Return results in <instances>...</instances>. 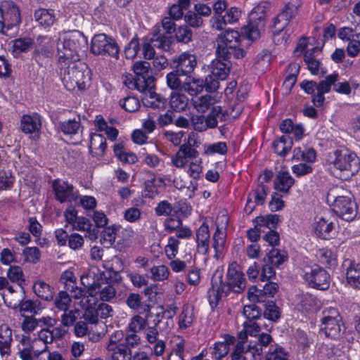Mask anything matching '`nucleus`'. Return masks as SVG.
<instances>
[{"label":"nucleus","mask_w":360,"mask_h":360,"mask_svg":"<svg viewBox=\"0 0 360 360\" xmlns=\"http://www.w3.org/2000/svg\"><path fill=\"white\" fill-rule=\"evenodd\" d=\"M211 284L208 293L212 307L217 306L221 298L227 296L230 291L240 293L246 287L244 274L233 265L228 269L226 281H223L222 273L217 271L212 277Z\"/></svg>","instance_id":"nucleus-2"},{"label":"nucleus","mask_w":360,"mask_h":360,"mask_svg":"<svg viewBox=\"0 0 360 360\" xmlns=\"http://www.w3.org/2000/svg\"><path fill=\"white\" fill-rule=\"evenodd\" d=\"M320 51L318 47H314L309 51L305 52L304 60L307 65V68L312 75L319 74V68L321 63L314 55L315 52Z\"/></svg>","instance_id":"nucleus-41"},{"label":"nucleus","mask_w":360,"mask_h":360,"mask_svg":"<svg viewBox=\"0 0 360 360\" xmlns=\"http://www.w3.org/2000/svg\"><path fill=\"white\" fill-rule=\"evenodd\" d=\"M81 127L79 118L78 120L75 119L68 120L67 121L60 122L58 127L61 131L65 135L76 134Z\"/></svg>","instance_id":"nucleus-46"},{"label":"nucleus","mask_w":360,"mask_h":360,"mask_svg":"<svg viewBox=\"0 0 360 360\" xmlns=\"http://www.w3.org/2000/svg\"><path fill=\"white\" fill-rule=\"evenodd\" d=\"M301 6L300 0H290L281 9V12L286 15L290 21L298 13V9Z\"/></svg>","instance_id":"nucleus-59"},{"label":"nucleus","mask_w":360,"mask_h":360,"mask_svg":"<svg viewBox=\"0 0 360 360\" xmlns=\"http://www.w3.org/2000/svg\"><path fill=\"white\" fill-rule=\"evenodd\" d=\"M7 277L11 282L18 283V285L21 288L23 294H25V290L23 288V283L25 280L23 279V271L19 266H11L7 272Z\"/></svg>","instance_id":"nucleus-48"},{"label":"nucleus","mask_w":360,"mask_h":360,"mask_svg":"<svg viewBox=\"0 0 360 360\" xmlns=\"http://www.w3.org/2000/svg\"><path fill=\"white\" fill-rule=\"evenodd\" d=\"M55 198L60 203L71 201L75 197L74 186L67 181L55 179L52 183Z\"/></svg>","instance_id":"nucleus-18"},{"label":"nucleus","mask_w":360,"mask_h":360,"mask_svg":"<svg viewBox=\"0 0 360 360\" xmlns=\"http://www.w3.org/2000/svg\"><path fill=\"white\" fill-rule=\"evenodd\" d=\"M346 278L351 286L360 289V264L354 261H349V266L346 271Z\"/></svg>","instance_id":"nucleus-33"},{"label":"nucleus","mask_w":360,"mask_h":360,"mask_svg":"<svg viewBox=\"0 0 360 360\" xmlns=\"http://www.w3.org/2000/svg\"><path fill=\"white\" fill-rule=\"evenodd\" d=\"M20 22V12L18 6L12 1L3 4L0 9V32L12 37L18 32Z\"/></svg>","instance_id":"nucleus-5"},{"label":"nucleus","mask_w":360,"mask_h":360,"mask_svg":"<svg viewBox=\"0 0 360 360\" xmlns=\"http://www.w3.org/2000/svg\"><path fill=\"white\" fill-rule=\"evenodd\" d=\"M293 145L292 139L288 135H283L273 143L274 152L281 157H285Z\"/></svg>","instance_id":"nucleus-34"},{"label":"nucleus","mask_w":360,"mask_h":360,"mask_svg":"<svg viewBox=\"0 0 360 360\" xmlns=\"http://www.w3.org/2000/svg\"><path fill=\"white\" fill-rule=\"evenodd\" d=\"M117 228L115 225L110 226L104 229L101 233V243L105 247L109 248L114 243L116 238Z\"/></svg>","instance_id":"nucleus-49"},{"label":"nucleus","mask_w":360,"mask_h":360,"mask_svg":"<svg viewBox=\"0 0 360 360\" xmlns=\"http://www.w3.org/2000/svg\"><path fill=\"white\" fill-rule=\"evenodd\" d=\"M54 53L53 42L49 36H39L37 38L33 58L38 62L41 57L50 58Z\"/></svg>","instance_id":"nucleus-17"},{"label":"nucleus","mask_w":360,"mask_h":360,"mask_svg":"<svg viewBox=\"0 0 360 360\" xmlns=\"http://www.w3.org/2000/svg\"><path fill=\"white\" fill-rule=\"evenodd\" d=\"M146 326V321L139 315H136L131 318L126 329L127 332L138 333L143 330Z\"/></svg>","instance_id":"nucleus-58"},{"label":"nucleus","mask_w":360,"mask_h":360,"mask_svg":"<svg viewBox=\"0 0 360 360\" xmlns=\"http://www.w3.org/2000/svg\"><path fill=\"white\" fill-rule=\"evenodd\" d=\"M106 140L103 135L99 134H91L89 151L93 156H102L106 148Z\"/></svg>","instance_id":"nucleus-31"},{"label":"nucleus","mask_w":360,"mask_h":360,"mask_svg":"<svg viewBox=\"0 0 360 360\" xmlns=\"http://www.w3.org/2000/svg\"><path fill=\"white\" fill-rule=\"evenodd\" d=\"M236 338L229 334L224 335V341L216 342L211 348L212 355L217 360H220L226 356L230 350V346L236 342Z\"/></svg>","instance_id":"nucleus-21"},{"label":"nucleus","mask_w":360,"mask_h":360,"mask_svg":"<svg viewBox=\"0 0 360 360\" xmlns=\"http://www.w3.org/2000/svg\"><path fill=\"white\" fill-rule=\"evenodd\" d=\"M194 37L193 31L188 25H181L176 30L174 37L178 43L188 44L193 41Z\"/></svg>","instance_id":"nucleus-42"},{"label":"nucleus","mask_w":360,"mask_h":360,"mask_svg":"<svg viewBox=\"0 0 360 360\" xmlns=\"http://www.w3.org/2000/svg\"><path fill=\"white\" fill-rule=\"evenodd\" d=\"M320 330L331 339H339L345 332L342 317L337 309L329 307L322 311Z\"/></svg>","instance_id":"nucleus-6"},{"label":"nucleus","mask_w":360,"mask_h":360,"mask_svg":"<svg viewBox=\"0 0 360 360\" xmlns=\"http://www.w3.org/2000/svg\"><path fill=\"white\" fill-rule=\"evenodd\" d=\"M265 310L264 311V318L271 321H276L280 318L279 308L273 301L265 302Z\"/></svg>","instance_id":"nucleus-57"},{"label":"nucleus","mask_w":360,"mask_h":360,"mask_svg":"<svg viewBox=\"0 0 360 360\" xmlns=\"http://www.w3.org/2000/svg\"><path fill=\"white\" fill-rule=\"evenodd\" d=\"M87 48V39L82 32L75 30L57 44L58 65L63 74V82L69 91L77 86L84 90L89 85V71L75 64L79 60V53Z\"/></svg>","instance_id":"nucleus-1"},{"label":"nucleus","mask_w":360,"mask_h":360,"mask_svg":"<svg viewBox=\"0 0 360 360\" xmlns=\"http://www.w3.org/2000/svg\"><path fill=\"white\" fill-rule=\"evenodd\" d=\"M33 290L36 295L46 301H50L53 298V289L43 281H37L33 285Z\"/></svg>","instance_id":"nucleus-37"},{"label":"nucleus","mask_w":360,"mask_h":360,"mask_svg":"<svg viewBox=\"0 0 360 360\" xmlns=\"http://www.w3.org/2000/svg\"><path fill=\"white\" fill-rule=\"evenodd\" d=\"M258 342L251 345L249 351L245 350V353H250L254 358V360H260V356L264 353L263 349L268 347L272 342L273 338L269 333H262L258 335Z\"/></svg>","instance_id":"nucleus-22"},{"label":"nucleus","mask_w":360,"mask_h":360,"mask_svg":"<svg viewBox=\"0 0 360 360\" xmlns=\"http://www.w3.org/2000/svg\"><path fill=\"white\" fill-rule=\"evenodd\" d=\"M12 330L6 324L0 326V353L2 356L9 354L12 342Z\"/></svg>","instance_id":"nucleus-32"},{"label":"nucleus","mask_w":360,"mask_h":360,"mask_svg":"<svg viewBox=\"0 0 360 360\" xmlns=\"http://www.w3.org/2000/svg\"><path fill=\"white\" fill-rule=\"evenodd\" d=\"M210 70L212 75L217 77L218 79L223 81L226 79L230 72L229 61L224 60L222 58L217 57V58L212 60Z\"/></svg>","instance_id":"nucleus-30"},{"label":"nucleus","mask_w":360,"mask_h":360,"mask_svg":"<svg viewBox=\"0 0 360 360\" xmlns=\"http://www.w3.org/2000/svg\"><path fill=\"white\" fill-rule=\"evenodd\" d=\"M295 184V179L288 172L280 171L274 179V188L283 193H288Z\"/></svg>","instance_id":"nucleus-24"},{"label":"nucleus","mask_w":360,"mask_h":360,"mask_svg":"<svg viewBox=\"0 0 360 360\" xmlns=\"http://www.w3.org/2000/svg\"><path fill=\"white\" fill-rule=\"evenodd\" d=\"M303 279L309 287L317 290H326L330 286L329 274L317 264L305 267Z\"/></svg>","instance_id":"nucleus-10"},{"label":"nucleus","mask_w":360,"mask_h":360,"mask_svg":"<svg viewBox=\"0 0 360 360\" xmlns=\"http://www.w3.org/2000/svg\"><path fill=\"white\" fill-rule=\"evenodd\" d=\"M299 305L305 312L315 311L318 307V300L309 293H302L298 296Z\"/></svg>","instance_id":"nucleus-40"},{"label":"nucleus","mask_w":360,"mask_h":360,"mask_svg":"<svg viewBox=\"0 0 360 360\" xmlns=\"http://www.w3.org/2000/svg\"><path fill=\"white\" fill-rule=\"evenodd\" d=\"M191 0H177L169 10V15L172 20H179L184 18V11H187L191 6Z\"/></svg>","instance_id":"nucleus-38"},{"label":"nucleus","mask_w":360,"mask_h":360,"mask_svg":"<svg viewBox=\"0 0 360 360\" xmlns=\"http://www.w3.org/2000/svg\"><path fill=\"white\" fill-rule=\"evenodd\" d=\"M266 260L271 265L279 268L288 259V252L284 250L273 248L266 255Z\"/></svg>","instance_id":"nucleus-36"},{"label":"nucleus","mask_w":360,"mask_h":360,"mask_svg":"<svg viewBox=\"0 0 360 360\" xmlns=\"http://www.w3.org/2000/svg\"><path fill=\"white\" fill-rule=\"evenodd\" d=\"M330 165L343 172L345 178L356 174L360 169V160L356 154L349 150H336L332 153L328 160Z\"/></svg>","instance_id":"nucleus-4"},{"label":"nucleus","mask_w":360,"mask_h":360,"mask_svg":"<svg viewBox=\"0 0 360 360\" xmlns=\"http://www.w3.org/2000/svg\"><path fill=\"white\" fill-rule=\"evenodd\" d=\"M107 350L110 360H131L132 358L131 351L128 349L124 343L108 345Z\"/></svg>","instance_id":"nucleus-23"},{"label":"nucleus","mask_w":360,"mask_h":360,"mask_svg":"<svg viewBox=\"0 0 360 360\" xmlns=\"http://www.w3.org/2000/svg\"><path fill=\"white\" fill-rule=\"evenodd\" d=\"M216 96L205 94L192 99L193 107L200 112H206L217 102Z\"/></svg>","instance_id":"nucleus-35"},{"label":"nucleus","mask_w":360,"mask_h":360,"mask_svg":"<svg viewBox=\"0 0 360 360\" xmlns=\"http://www.w3.org/2000/svg\"><path fill=\"white\" fill-rule=\"evenodd\" d=\"M279 221V215L268 214L266 216H259L254 219V222L259 227H266L269 231L275 230Z\"/></svg>","instance_id":"nucleus-43"},{"label":"nucleus","mask_w":360,"mask_h":360,"mask_svg":"<svg viewBox=\"0 0 360 360\" xmlns=\"http://www.w3.org/2000/svg\"><path fill=\"white\" fill-rule=\"evenodd\" d=\"M124 84L129 89H136L141 93H146L147 89L150 87L146 84L143 77L137 78L135 76H127L124 80Z\"/></svg>","instance_id":"nucleus-44"},{"label":"nucleus","mask_w":360,"mask_h":360,"mask_svg":"<svg viewBox=\"0 0 360 360\" xmlns=\"http://www.w3.org/2000/svg\"><path fill=\"white\" fill-rule=\"evenodd\" d=\"M188 99L184 94H174L170 100L171 108L178 112L185 110L188 106Z\"/></svg>","instance_id":"nucleus-51"},{"label":"nucleus","mask_w":360,"mask_h":360,"mask_svg":"<svg viewBox=\"0 0 360 360\" xmlns=\"http://www.w3.org/2000/svg\"><path fill=\"white\" fill-rule=\"evenodd\" d=\"M34 41L30 37H22L13 41V51L19 53L28 51L33 46Z\"/></svg>","instance_id":"nucleus-55"},{"label":"nucleus","mask_w":360,"mask_h":360,"mask_svg":"<svg viewBox=\"0 0 360 360\" xmlns=\"http://www.w3.org/2000/svg\"><path fill=\"white\" fill-rule=\"evenodd\" d=\"M34 18L35 21L44 28L50 27L56 20L54 11L46 8L36 10L34 13Z\"/></svg>","instance_id":"nucleus-28"},{"label":"nucleus","mask_w":360,"mask_h":360,"mask_svg":"<svg viewBox=\"0 0 360 360\" xmlns=\"http://www.w3.org/2000/svg\"><path fill=\"white\" fill-rule=\"evenodd\" d=\"M180 75L181 74L177 72L176 69L167 75V84L170 89L182 91L183 82L179 77Z\"/></svg>","instance_id":"nucleus-60"},{"label":"nucleus","mask_w":360,"mask_h":360,"mask_svg":"<svg viewBox=\"0 0 360 360\" xmlns=\"http://www.w3.org/2000/svg\"><path fill=\"white\" fill-rule=\"evenodd\" d=\"M41 126L40 116L38 114L24 115L21 120V129L25 134L39 132Z\"/></svg>","instance_id":"nucleus-25"},{"label":"nucleus","mask_w":360,"mask_h":360,"mask_svg":"<svg viewBox=\"0 0 360 360\" xmlns=\"http://www.w3.org/2000/svg\"><path fill=\"white\" fill-rule=\"evenodd\" d=\"M278 289V285L276 283L267 281L262 289L252 286L248 290V297L257 302H265L268 301V298H272L274 296Z\"/></svg>","instance_id":"nucleus-15"},{"label":"nucleus","mask_w":360,"mask_h":360,"mask_svg":"<svg viewBox=\"0 0 360 360\" xmlns=\"http://www.w3.org/2000/svg\"><path fill=\"white\" fill-rule=\"evenodd\" d=\"M269 5L263 3L257 5L249 15L250 22L242 28V34L246 39L255 41L260 37V30L264 27L266 12Z\"/></svg>","instance_id":"nucleus-7"},{"label":"nucleus","mask_w":360,"mask_h":360,"mask_svg":"<svg viewBox=\"0 0 360 360\" xmlns=\"http://www.w3.org/2000/svg\"><path fill=\"white\" fill-rule=\"evenodd\" d=\"M72 300L66 291H60L54 300V306L60 311H68Z\"/></svg>","instance_id":"nucleus-52"},{"label":"nucleus","mask_w":360,"mask_h":360,"mask_svg":"<svg viewBox=\"0 0 360 360\" xmlns=\"http://www.w3.org/2000/svg\"><path fill=\"white\" fill-rule=\"evenodd\" d=\"M197 248L199 253L206 255L209 252L210 234L209 226L203 222L196 231Z\"/></svg>","instance_id":"nucleus-20"},{"label":"nucleus","mask_w":360,"mask_h":360,"mask_svg":"<svg viewBox=\"0 0 360 360\" xmlns=\"http://www.w3.org/2000/svg\"><path fill=\"white\" fill-rule=\"evenodd\" d=\"M185 25L193 29H198L202 27L204 20L194 11H188L184 16Z\"/></svg>","instance_id":"nucleus-47"},{"label":"nucleus","mask_w":360,"mask_h":360,"mask_svg":"<svg viewBox=\"0 0 360 360\" xmlns=\"http://www.w3.org/2000/svg\"><path fill=\"white\" fill-rule=\"evenodd\" d=\"M313 229L316 236L328 240L335 235V224L327 217H316L313 224Z\"/></svg>","instance_id":"nucleus-14"},{"label":"nucleus","mask_w":360,"mask_h":360,"mask_svg":"<svg viewBox=\"0 0 360 360\" xmlns=\"http://www.w3.org/2000/svg\"><path fill=\"white\" fill-rule=\"evenodd\" d=\"M120 105L128 112H135L140 108L139 99L134 96H127L120 100Z\"/></svg>","instance_id":"nucleus-64"},{"label":"nucleus","mask_w":360,"mask_h":360,"mask_svg":"<svg viewBox=\"0 0 360 360\" xmlns=\"http://www.w3.org/2000/svg\"><path fill=\"white\" fill-rule=\"evenodd\" d=\"M150 68V65L148 62L138 61L134 64L133 70L136 77H143L146 84H148V86L151 87L152 86H154L155 78L149 74Z\"/></svg>","instance_id":"nucleus-26"},{"label":"nucleus","mask_w":360,"mask_h":360,"mask_svg":"<svg viewBox=\"0 0 360 360\" xmlns=\"http://www.w3.org/2000/svg\"><path fill=\"white\" fill-rule=\"evenodd\" d=\"M119 51L116 41L105 34H95L91 39V52L95 56H110L117 59Z\"/></svg>","instance_id":"nucleus-9"},{"label":"nucleus","mask_w":360,"mask_h":360,"mask_svg":"<svg viewBox=\"0 0 360 360\" xmlns=\"http://www.w3.org/2000/svg\"><path fill=\"white\" fill-rule=\"evenodd\" d=\"M244 351V347L241 344L235 345L231 353L230 360H254L250 353H245Z\"/></svg>","instance_id":"nucleus-63"},{"label":"nucleus","mask_w":360,"mask_h":360,"mask_svg":"<svg viewBox=\"0 0 360 360\" xmlns=\"http://www.w3.org/2000/svg\"><path fill=\"white\" fill-rule=\"evenodd\" d=\"M290 20L283 12H280L274 19V34H279L289 24Z\"/></svg>","instance_id":"nucleus-61"},{"label":"nucleus","mask_w":360,"mask_h":360,"mask_svg":"<svg viewBox=\"0 0 360 360\" xmlns=\"http://www.w3.org/2000/svg\"><path fill=\"white\" fill-rule=\"evenodd\" d=\"M262 309L255 304H246L243 307V315L246 319L243 327L252 336H256L260 330L261 324L258 321L262 319Z\"/></svg>","instance_id":"nucleus-11"},{"label":"nucleus","mask_w":360,"mask_h":360,"mask_svg":"<svg viewBox=\"0 0 360 360\" xmlns=\"http://www.w3.org/2000/svg\"><path fill=\"white\" fill-rule=\"evenodd\" d=\"M226 233L218 226L212 236V247L215 251L214 257L218 258L222 254L226 243Z\"/></svg>","instance_id":"nucleus-39"},{"label":"nucleus","mask_w":360,"mask_h":360,"mask_svg":"<svg viewBox=\"0 0 360 360\" xmlns=\"http://www.w3.org/2000/svg\"><path fill=\"white\" fill-rule=\"evenodd\" d=\"M339 75L333 73L326 77L325 79L317 83V93L312 96V103L316 107H321L325 101L324 94L330 92L334 82H338Z\"/></svg>","instance_id":"nucleus-16"},{"label":"nucleus","mask_w":360,"mask_h":360,"mask_svg":"<svg viewBox=\"0 0 360 360\" xmlns=\"http://www.w3.org/2000/svg\"><path fill=\"white\" fill-rule=\"evenodd\" d=\"M174 20L170 17H165L161 21L160 26H155L152 34L155 37L158 49L168 51L173 42V34L176 33V27Z\"/></svg>","instance_id":"nucleus-8"},{"label":"nucleus","mask_w":360,"mask_h":360,"mask_svg":"<svg viewBox=\"0 0 360 360\" xmlns=\"http://www.w3.org/2000/svg\"><path fill=\"white\" fill-rule=\"evenodd\" d=\"M155 37L152 34V37L150 39H144L142 44V53L143 58L146 60H150L155 57V48H158L156 46L157 41H155Z\"/></svg>","instance_id":"nucleus-45"},{"label":"nucleus","mask_w":360,"mask_h":360,"mask_svg":"<svg viewBox=\"0 0 360 360\" xmlns=\"http://www.w3.org/2000/svg\"><path fill=\"white\" fill-rule=\"evenodd\" d=\"M154 86H152L150 89H147L146 93L141 98L143 104L147 108H151L153 109L165 110L167 107V99L159 94H156L153 91Z\"/></svg>","instance_id":"nucleus-19"},{"label":"nucleus","mask_w":360,"mask_h":360,"mask_svg":"<svg viewBox=\"0 0 360 360\" xmlns=\"http://www.w3.org/2000/svg\"><path fill=\"white\" fill-rule=\"evenodd\" d=\"M196 141L195 139H193L191 136H189L188 143H184L182 144L179 149V152L184 155L186 159L190 158H196L199 153L193 148L192 146H195Z\"/></svg>","instance_id":"nucleus-53"},{"label":"nucleus","mask_w":360,"mask_h":360,"mask_svg":"<svg viewBox=\"0 0 360 360\" xmlns=\"http://www.w3.org/2000/svg\"><path fill=\"white\" fill-rule=\"evenodd\" d=\"M327 200L332 201V210L342 220L353 221L358 214V205L352 194L335 187L330 188L327 195Z\"/></svg>","instance_id":"nucleus-3"},{"label":"nucleus","mask_w":360,"mask_h":360,"mask_svg":"<svg viewBox=\"0 0 360 360\" xmlns=\"http://www.w3.org/2000/svg\"><path fill=\"white\" fill-rule=\"evenodd\" d=\"M229 116L227 110H223L221 106H213L205 118L206 125L211 129L215 128L218 122L225 121Z\"/></svg>","instance_id":"nucleus-27"},{"label":"nucleus","mask_w":360,"mask_h":360,"mask_svg":"<svg viewBox=\"0 0 360 360\" xmlns=\"http://www.w3.org/2000/svg\"><path fill=\"white\" fill-rule=\"evenodd\" d=\"M193 309L188 306H184L179 317V326L181 329H186L193 323Z\"/></svg>","instance_id":"nucleus-56"},{"label":"nucleus","mask_w":360,"mask_h":360,"mask_svg":"<svg viewBox=\"0 0 360 360\" xmlns=\"http://www.w3.org/2000/svg\"><path fill=\"white\" fill-rule=\"evenodd\" d=\"M81 313V311L77 308L65 311L61 316V323L66 327L73 326L77 319L80 317Z\"/></svg>","instance_id":"nucleus-54"},{"label":"nucleus","mask_w":360,"mask_h":360,"mask_svg":"<svg viewBox=\"0 0 360 360\" xmlns=\"http://www.w3.org/2000/svg\"><path fill=\"white\" fill-rule=\"evenodd\" d=\"M205 87L204 79L188 76L183 82L182 91L191 96H197L200 94Z\"/></svg>","instance_id":"nucleus-29"},{"label":"nucleus","mask_w":360,"mask_h":360,"mask_svg":"<svg viewBox=\"0 0 360 360\" xmlns=\"http://www.w3.org/2000/svg\"><path fill=\"white\" fill-rule=\"evenodd\" d=\"M197 65L195 54L184 51L172 60L171 67L176 69L183 76L191 74Z\"/></svg>","instance_id":"nucleus-12"},{"label":"nucleus","mask_w":360,"mask_h":360,"mask_svg":"<svg viewBox=\"0 0 360 360\" xmlns=\"http://www.w3.org/2000/svg\"><path fill=\"white\" fill-rule=\"evenodd\" d=\"M290 20L283 12H280L274 19V34H279L289 24Z\"/></svg>","instance_id":"nucleus-62"},{"label":"nucleus","mask_w":360,"mask_h":360,"mask_svg":"<svg viewBox=\"0 0 360 360\" xmlns=\"http://www.w3.org/2000/svg\"><path fill=\"white\" fill-rule=\"evenodd\" d=\"M265 360H289V355L282 347L271 345L266 354Z\"/></svg>","instance_id":"nucleus-50"},{"label":"nucleus","mask_w":360,"mask_h":360,"mask_svg":"<svg viewBox=\"0 0 360 360\" xmlns=\"http://www.w3.org/2000/svg\"><path fill=\"white\" fill-rule=\"evenodd\" d=\"M217 41L216 54L227 56L229 53L228 49L240 46V35L236 30H227L224 33L218 35Z\"/></svg>","instance_id":"nucleus-13"}]
</instances>
